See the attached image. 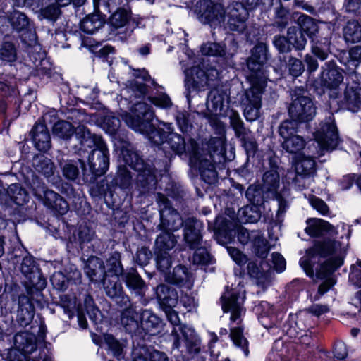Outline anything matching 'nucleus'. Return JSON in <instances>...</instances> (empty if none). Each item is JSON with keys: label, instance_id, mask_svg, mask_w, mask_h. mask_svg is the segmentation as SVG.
Returning <instances> with one entry per match:
<instances>
[{"label": "nucleus", "instance_id": "13d9d810", "mask_svg": "<svg viewBox=\"0 0 361 361\" xmlns=\"http://www.w3.org/2000/svg\"><path fill=\"white\" fill-rule=\"evenodd\" d=\"M243 328L242 326H238L231 328L230 337L233 341V343L241 348L247 355V341L243 335Z\"/></svg>", "mask_w": 361, "mask_h": 361}, {"label": "nucleus", "instance_id": "5fc2aeb1", "mask_svg": "<svg viewBox=\"0 0 361 361\" xmlns=\"http://www.w3.org/2000/svg\"><path fill=\"white\" fill-rule=\"evenodd\" d=\"M252 243L253 250L256 255L261 258L266 257L269 250V247L267 240L260 232H252Z\"/></svg>", "mask_w": 361, "mask_h": 361}, {"label": "nucleus", "instance_id": "39448f33", "mask_svg": "<svg viewBox=\"0 0 361 361\" xmlns=\"http://www.w3.org/2000/svg\"><path fill=\"white\" fill-rule=\"evenodd\" d=\"M348 243L341 241H331L330 240L324 242H317L314 246L307 250L306 255L300 260V264L310 277L314 276L312 259L317 256L325 257L329 255L336 254L337 257L330 258L317 271L316 275L319 279H324L334 272L343 263V257L347 252Z\"/></svg>", "mask_w": 361, "mask_h": 361}, {"label": "nucleus", "instance_id": "473e14b6", "mask_svg": "<svg viewBox=\"0 0 361 361\" xmlns=\"http://www.w3.org/2000/svg\"><path fill=\"white\" fill-rule=\"evenodd\" d=\"M306 223L305 231L311 237H319L324 234L334 236L338 234L337 229L333 225L322 219H308Z\"/></svg>", "mask_w": 361, "mask_h": 361}, {"label": "nucleus", "instance_id": "1a4fd4ad", "mask_svg": "<svg viewBox=\"0 0 361 361\" xmlns=\"http://www.w3.org/2000/svg\"><path fill=\"white\" fill-rule=\"evenodd\" d=\"M343 69L334 60L326 61L321 66L318 77L310 84V91L321 101H328L331 97L330 92L338 90L343 82Z\"/></svg>", "mask_w": 361, "mask_h": 361}, {"label": "nucleus", "instance_id": "4468645a", "mask_svg": "<svg viewBox=\"0 0 361 361\" xmlns=\"http://www.w3.org/2000/svg\"><path fill=\"white\" fill-rule=\"evenodd\" d=\"M299 128V126L293 125L290 122L282 121L278 129L282 149L298 156L304 154L302 150L307 144L304 137L297 134Z\"/></svg>", "mask_w": 361, "mask_h": 361}, {"label": "nucleus", "instance_id": "338daca9", "mask_svg": "<svg viewBox=\"0 0 361 361\" xmlns=\"http://www.w3.org/2000/svg\"><path fill=\"white\" fill-rule=\"evenodd\" d=\"M247 270L250 277L256 279L259 283H264L267 279L269 271H261L254 262L247 263Z\"/></svg>", "mask_w": 361, "mask_h": 361}, {"label": "nucleus", "instance_id": "ea45409f", "mask_svg": "<svg viewBox=\"0 0 361 361\" xmlns=\"http://www.w3.org/2000/svg\"><path fill=\"white\" fill-rule=\"evenodd\" d=\"M121 313V324L129 333L135 332L140 326V314L130 305L125 307Z\"/></svg>", "mask_w": 361, "mask_h": 361}, {"label": "nucleus", "instance_id": "412c9836", "mask_svg": "<svg viewBox=\"0 0 361 361\" xmlns=\"http://www.w3.org/2000/svg\"><path fill=\"white\" fill-rule=\"evenodd\" d=\"M109 13H111L109 18L110 24L115 29L121 28L126 25L135 29L138 27L141 23L140 18L132 17V11L127 0L116 6Z\"/></svg>", "mask_w": 361, "mask_h": 361}, {"label": "nucleus", "instance_id": "603ef678", "mask_svg": "<svg viewBox=\"0 0 361 361\" xmlns=\"http://www.w3.org/2000/svg\"><path fill=\"white\" fill-rule=\"evenodd\" d=\"M263 176L261 180H280V166L278 164L277 158L274 156L269 157L268 166H263Z\"/></svg>", "mask_w": 361, "mask_h": 361}, {"label": "nucleus", "instance_id": "bf43d9fd", "mask_svg": "<svg viewBox=\"0 0 361 361\" xmlns=\"http://www.w3.org/2000/svg\"><path fill=\"white\" fill-rule=\"evenodd\" d=\"M105 341L109 349L112 351L114 356L118 360H122L124 357L123 348H125V344L120 343L110 335L106 336Z\"/></svg>", "mask_w": 361, "mask_h": 361}, {"label": "nucleus", "instance_id": "6e6d98bb", "mask_svg": "<svg viewBox=\"0 0 361 361\" xmlns=\"http://www.w3.org/2000/svg\"><path fill=\"white\" fill-rule=\"evenodd\" d=\"M188 278V269L183 266H177L173 269L172 274L168 273L165 276V279L171 283L181 285L184 283Z\"/></svg>", "mask_w": 361, "mask_h": 361}, {"label": "nucleus", "instance_id": "37998d69", "mask_svg": "<svg viewBox=\"0 0 361 361\" xmlns=\"http://www.w3.org/2000/svg\"><path fill=\"white\" fill-rule=\"evenodd\" d=\"M14 345L16 349L25 353H32L37 348L35 335L27 331L19 332L14 337Z\"/></svg>", "mask_w": 361, "mask_h": 361}, {"label": "nucleus", "instance_id": "a19ab883", "mask_svg": "<svg viewBox=\"0 0 361 361\" xmlns=\"http://www.w3.org/2000/svg\"><path fill=\"white\" fill-rule=\"evenodd\" d=\"M157 299L163 309L168 307H174L178 299L177 292L166 285H159L156 288Z\"/></svg>", "mask_w": 361, "mask_h": 361}, {"label": "nucleus", "instance_id": "393cba45", "mask_svg": "<svg viewBox=\"0 0 361 361\" xmlns=\"http://www.w3.org/2000/svg\"><path fill=\"white\" fill-rule=\"evenodd\" d=\"M81 45L87 48L94 57L97 58L102 62H107L109 66L112 64V60H109V55L116 54V50L114 46L106 44L102 47L101 42H97L90 37H83Z\"/></svg>", "mask_w": 361, "mask_h": 361}, {"label": "nucleus", "instance_id": "7c9ffc66", "mask_svg": "<svg viewBox=\"0 0 361 361\" xmlns=\"http://www.w3.org/2000/svg\"><path fill=\"white\" fill-rule=\"evenodd\" d=\"M172 335L175 338L174 345L176 348H179L180 341H183L190 350H192L193 348L194 351L197 352L199 350V348L197 347L198 340L192 328L186 325L176 326L172 331Z\"/></svg>", "mask_w": 361, "mask_h": 361}, {"label": "nucleus", "instance_id": "8fccbe9b", "mask_svg": "<svg viewBox=\"0 0 361 361\" xmlns=\"http://www.w3.org/2000/svg\"><path fill=\"white\" fill-rule=\"evenodd\" d=\"M226 51V46L223 42H207L203 43L200 47L202 55L207 56L224 57Z\"/></svg>", "mask_w": 361, "mask_h": 361}, {"label": "nucleus", "instance_id": "72a5a7b5", "mask_svg": "<svg viewBox=\"0 0 361 361\" xmlns=\"http://www.w3.org/2000/svg\"><path fill=\"white\" fill-rule=\"evenodd\" d=\"M342 104L350 112L357 113L361 110V87L359 84L346 85Z\"/></svg>", "mask_w": 361, "mask_h": 361}, {"label": "nucleus", "instance_id": "79ce46f5", "mask_svg": "<svg viewBox=\"0 0 361 361\" xmlns=\"http://www.w3.org/2000/svg\"><path fill=\"white\" fill-rule=\"evenodd\" d=\"M17 59V47L9 36L3 38L0 46V60L4 63H12Z\"/></svg>", "mask_w": 361, "mask_h": 361}, {"label": "nucleus", "instance_id": "f704fd0d", "mask_svg": "<svg viewBox=\"0 0 361 361\" xmlns=\"http://www.w3.org/2000/svg\"><path fill=\"white\" fill-rule=\"evenodd\" d=\"M279 62V68L282 75H288L291 77L292 79H295L301 76L305 71L303 61L293 55L284 59V61L281 60Z\"/></svg>", "mask_w": 361, "mask_h": 361}, {"label": "nucleus", "instance_id": "a18cd8bd", "mask_svg": "<svg viewBox=\"0 0 361 361\" xmlns=\"http://www.w3.org/2000/svg\"><path fill=\"white\" fill-rule=\"evenodd\" d=\"M9 196L17 204H23L27 199V192L23 189L20 184L18 183H12L9 185L6 193L0 192V203L6 202L7 200H4V196Z\"/></svg>", "mask_w": 361, "mask_h": 361}, {"label": "nucleus", "instance_id": "c9c22d12", "mask_svg": "<svg viewBox=\"0 0 361 361\" xmlns=\"http://www.w3.org/2000/svg\"><path fill=\"white\" fill-rule=\"evenodd\" d=\"M342 32L343 39L347 44L361 42V18L348 19Z\"/></svg>", "mask_w": 361, "mask_h": 361}, {"label": "nucleus", "instance_id": "f03ea898", "mask_svg": "<svg viewBox=\"0 0 361 361\" xmlns=\"http://www.w3.org/2000/svg\"><path fill=\"white\" fill-rule=\"evenodd\" d=\"M185 153L189 154L190 161L197 168L200 180H219L217 164L230 160L226 156V145L219 137L202 142L201 145L190 137Z\"/></svg>", "mask_w": 361, "mask_h": 361}, {"label": "nucleus", "instance_id": "e2e57ef3", "mask_svg": "<svg viewBox=\"0 0 361 361\" xmlns=\"http://www.w3.org/2000/svg\"><path fill=\"white\" fill-rule=\"evenodd\" d=\"M176 121L179 130L183 133H187L192 128V124L190 120V114L185 111H178L176 115Z\"/></svg>", "mask_w": 361, "mask_h": 361}, {"label": "nucleus", "instance_id": "09e8293b", "mask_svg": "<svg viewBox=\"0 0 361 361\" xmlns=\"http://www.w3.org/2000/svg\"><path fill=\"white\" fill-rule=\"evenodd\" d=\"M124 280L127 287L133 290L137 294H142L146 288L145 281L134 269L125 274Z\"/></svg>", "mask_w": 361, "mask_h": 361}, {"label": "nucleus", "instance_id": "a211bd4d", "mask_svg": "<svg viewBox=\"0 0 361 361\" xmlns=\"http://www.w3.org/2000/svg\"><path fill=\"white\" fill-rule=\"evenodd\" d=\"M209 70L203 69L200 65L192 66L186 73L185 78V97L190 102L192 93L197 94L209 85Z\"/></svg>", "mask_w": 361, "mask_h": 361}, {"label": "nucleus", "instance_id": "9d476101", "mask_svg": "<svg viewBox=\"0 0 361 361\" xmlns=\"http://www.w3.org/2000/svg\"><path fill=\"white\" fill-rule=\"evenodd\" d=\"M52 133L56 136L64 140L71 139L75 135L80 144L81 149L87 150L94 146L98 147H104L105 143L102 136L92 133L89 128L85 125H78L75 127L71 122L65 120H59L52 127Z\"/></svg>", "mask_w": 361, "mask_h": 361}, {"label": "nucleus", "instance_id": "c756f323", "mask_svg": "<svg viewBox=\"0 0 361 361\" xmlns=\"http://www.w3.org/2000/svg\"><path fill=\"white\" fill-rule=\"evenodd\" d=\"M106 22V16L98 9L87 14L80 20L79 30L87 35H93L103 27Z\"/></svg>", "mask_w": 361, "mask_h": 361}, {"label": "nucleus", "instance_id": "58836bf2", "mask_svg": "<svg viewBox=\"0 0 361 361\" xmlns=\"http://www.w3.org/2000/svg\"><path fill=\"white\" fill-rule=\"evenodd\" d=\"M85 272L91 281L98 282L105 279L106 271L102 259L91 257L85 267Z\"/></svg>", "mask_w": 361, "mask_h": 361}, {"label": "nucleus", "instance_id": "423d86ee", "mask_svg": "<svg viewBox=\"0 0 361 361\" xmlns=\"http://www.w3.org/2000/svg\"><path fill=\"white\" fill-rule=\"evenodd\" d=\"M156 116L151 105L137 102L130 112L123 115V120L135 132L146 136L152 145L159 147L163 143V128L154 123Z\"/></svg>", "mask_w": 361, "mask_h": 361}, {"label": "nucleus", "instance_id": "e433bc0d", "mask_svg": "<svg viewBox=\"0 0 361 361\" xmlns=\"http://www.w3.org/2000/svg\"><path fill=\"white\" fill-rule=\"evenodd\" d=\"M132 361H169V358L163 352L146 346H139L133 350Z\"/></svg>", "mask_w": 361, "mask_h": 361}, {"label": "nucleus", "instance_id": "3c124183", "mask_svg": "<svg viewBox=\"0 0 361 361\" xmlns=\"http://www.w3.org/2000/svg\"><path fill=\"white\" fill-rule=\"evenodd\" d=\"M121 121L113 112H110L101 118V126L105 132L111 135L117 134Z\"/></svg>", "mask_w": 361, "mask_h": 361}, {"label": "nucleus", "instance_id": "f8f14e48", "mask_svg": "<svg viewBox=\"0 0 361 361\" xmlns=\"http://www.w3.org/2000/svg\"><path fill=\"white\" fill-rule=\"evenodd\" d=\"M193 11L202 25L216 28L225 23L226 7L220 0H198Z\"/></svg>", "mask_w": 361, "mask_h": 361}, {"label": "nucleus", "instance_id": "052dcab7", "mask_svg": "<svg viewBox=\"0 0 361 361\" xmlns=\"http://www.w3.org/2000/svg\"><path fill=\"white\" fill-rule=\"evenodd\" d=\"M241 145L245 151L247 159L254 157L258 150V144L255 139L247 135H243L240 139Z\"/></svg>", "mask_w": 361, "mask_h": 361}, {"label": "nucleus", "instance_id": "de8ad7c7", "mask_svg": "<svg viewBox=\"0 0 361 361\" xmlns=\"http://www.w3.org/2000/svg\"><path fill=\"white\" fill-rule=\"evenodd\" d=\"M176 243L177 239L173 233L169 231H164L156 239V252H168L174 247Z\"/></svg>", "mask_w": 361, "mask_h": 361}, {"label": "nucleus", "instance_id": "f3484780", "mask_svg": "<svg viewBox=\"0 0 361 361\" xmlns=\"http://www.w3.org/2000/svg\"><path fill=\"white\" fill-rule=\"evenodd\" d=\"M246 197L254 204H260L265 199L275 197L278 201L279 213L284 212L287 207L286 200L271 188V182H255L247 188Z\"/></svg>", "mask_w": 361, "mask_h": 361}, {"label": "nucleus", "instance_id": "c85d7f7f", "mask_svg": "<svg viewBox=\"0 0 361 361\" xmlns=\"http://www.w3.org/2000/svg\"><path fill=\"white\" fill-rule=\"evenodd\" d=\"M163 128V143L169 145L171 150L178 155H182L186 152V142L185 137L173 131L172 123L160 122Z\"/></svg>", "mask_w": 361, "mask_h": 361}, {"label": "nucleus", "instance_id": "ddd939ff", "mask_svg": "<svg viewBox=\"0 0 361 361\" xmlns=\"http://www.w3.org/2000/svg\"><path fill=\"white\" fill-rule=\"evenodd\" d=\"M32 166L35 171L29 166L21 167L20 174L23 180H42L39 176L47 180H63L55 164L44 154L33 157Z\"/></svg>", "mask_w": 361, "mask_h": 361}, {"label": "nucleus", "instance_id": "0eeeda50", "mask_svg": "<svg viewBox=\"0 0 361 361\" xmlns=\"http://www.w3.org/2000/svg\"><path fill=\"white\" fill-rule=\"evenodd\" d=\"M114 151L118 154L119 159L137 173L135 180H159L158 178L161 176L154 162L145 159L142 152L129 141L119 140L114 144Z\"/></svg>", "mask_w": 361, "mask_h": 361}, {"label": "nucleus", "instance_id": "4d7b16f0", "mask_svg": "<svg viewBox=\"0 0 361 361\" xmlns=\"http://www.w3.org/2000/svg\"><path fill=\"white\" fill-rule=\"evenodd\" d=\"M159 323L158 317L150 310H144L140 313V325L146 331H149L151 329L155 327Z\"/></svg>", "mask_w": 361, "mask_h": 361}, {"label": "nucleus", "instance_id": "a878e982", "mask_svg": "<svg viewBox=\"0 0 361 361\" xmlns=\"http://www.w3.org/2000/svg\"><path fill=\"white\" fill-rule=\"evenodd\" d=\"M202 228V224L195 218L190 217L185 220L183 239L190 249L194 250L201 245Z\"/></svg>", "mask_w": 361, "mask_h": 361}, {"label": "nucleus", "instance_id": "4c0bfd02", "mask_svg": "<svg viewBox=\"0 0 361 361\" xmlns=\"http://www.w3.org/2000/svg\"><path fill=\"white\" fill-rule=\"evenodd\" d=\"M295 171L296 175L302 178L313 176L317 171L316 161L312 157H306L304 154H300V156L296 157Z\"/></svg>", "mask_w": 361, "mask_h": 361}, {"label": "nucleus", "instance_id": "dca6fc26", "mask_svg": "<svg viewBox=\"0 0 361 361\" xmlns=\"http://www.w3.org/2000/svg\"><path fill=\"white\" fill-rule=\"evenodd\" d=\"M224 27L231 32L243 34L246 30L250 13L238 1H233L226 7Z\"/></svg>", "mask_w": 361, "mask_h": 361}, {"label": "nucleus", "instance_id": "cd10ccee", "mask_svg": "<svg viewBox=\"0 0 361 361\" xmlns=\"http://www.w3.org/2000/svg\"><path fill=\"white\" fill-rule=\"evenodd\" d=\"M103 287L107 296L114 300L121 307L130 305V299L126 295L118 276H111L103 280Z\"/></svg>", "mask_w": 361, "mask_h": 361}, {"label": "nucleus", "instance_id": "680f3d73", "mask_svg": "<svg viewBox=\"0 0 361 361\" xmlns=\"http://www.w3.org/2000/svg\"><path fill=\"white\" fill-rule=\"evenodd\" d=\"M13 8H26L37 13L44 0H11Z\"/></svg>", "mask_w": 361, "mask_h": 361}, {"label": "nucleus", "instance_id": "2f4dec72", "mask_svg": "<svg viewBox=\"0 0 361 361\" xmlns=\"http://www.w3.org/2000/svg\"><path fill=\"white\" fill-rule=\"evenodd\" d=\"M299 11H290L288 8L284 7L282 4L274 8V15L271 25L279 32H283L285 29L289 27V25H294L296 18L295 13Z\"/></svg>", "mask_w": 361, "mask_h": 361}, {"label": "nucleus", "instance_id": "49530a36", "mask_svg": "<svg viewBox=\"0 0 361 361\" xmlns=\"http://www.w3.org/2000/svg\"><path fill=\"white\" fill-rule=\"evenodd\" d=\"M20 301V307L18 310L17 321L22 326H27L30 324L34 317V307L32 303L27 298Z\"/></svg>", "mask_w": 361, "mask_h": 361}, {"label": "nucleus", "instance_id": "b1692460", "mask_svg": "<svg viewBox=\"0 0 361 361\" xmlns=\"http://www.w3.org/2000/svg\"><path fill=\"white\" fill-rule=\"evenodd\" d=\"M34 147L39 152H47L51 146L49 130L44 122H36L27 133Z\"/></svg>", "mask_w": 361, "mask_h": 361}, {"label": "nucleus", "instance_id": "774afa93", "mask_svg": "<svg viewBox=\"0 0 361 361\" xmlns=\"http://www.w3.org/2000/svg\"><path fill=\"white\" fill-rule=\"evenodd\" d=\"M157 252V267L161 271L168 274V270L171 266V258L168 252Z\"/></svg>", "mask_w": 361, "mask_h": 361}, {"label": "nucleus", "instance_id": "0e129e2a", "mask_svg": "<svg viewBox=\"0 0 361 361\" xmlns=\"http://www.w3.org/2000/svg\"><path fill=\"white\" fill-rule=\"evenodd\" d=\"M147 99L151 104L161 109H169L173 105L170 97L166 93H161L157 96H147Z\"/></svg>", "mask_w": 361, "mask_h": 361}, {"label": "nucleus", "instance_id": "9b49d317", "mask_svg": "<svg viewBox=\"0 0 361 361\" xmlns=\"http://www.w3.org/2000/svg\"><path fill=\"white\" fill-rule=\"evenodd\" d=\"M4 19L10 26L11 32L18 34L25 47H33L37 44L35 23L25 13L13 9L8 12Z\"/></svg>", "mask_w": 361, "mask_h": 361}, {"label": "nucleus", "instance_id": "20e7f679", "mask_svg": "<svg viewBox=\"0 0 361 361\" xmlns=\"http://www.w3.org/2000/svg\"><path fill=\"white\" fill-rule=\"evenodd\" d=\"M295 24L289 27L304 49L310 40L312 54L321 61L326 60L331 53L332 32L330 28L321 27L320 20L302 12L295 13Z\"/></svg>", "mask_w": 361, "mask_h": 361}, {"label": "nucleus", "instance_id": "6e6552de", "mask_svg": "<svg viewBox=\"0 0 361 361\" xmlns=\"http://www.w3.org/2000/svg\"><path fill=\"white\" fill-rule=\"evenodd\" d=\"M310 89L302 87H296L292 94L291 102L288 107L289 119L283 121L290 122L293 125L299 126L308 123L316 116L317 107L314 97L310 93Z\"/></svg>", "mask_w": 361, "mask_h": 361}, {"label": "nucleus", "instance_id": "7ed1b4c3", "mask_svg": "<svg viewBox=\"0 0 361 361\" xmlns=\"http://www.w3.org/2000/svg\"><path fill=\"white\" fill-rule=\"evenodd\" d=\"M80 155L82 152L87 153V168L85 161L82 159H68L60 161L59 165L62 176L66 180H76L81 173L82 180H98L104 176L109 166V152L106 143L104 147L94 146L87 150L79 148Z\"/></svg>", "mask_w": 361, "mask_h": 361}, {"label": "nucleus", "instance_id": "aec40b11", "mask_svg": "<svg viewBox=\"0 0 361 361\" xmlns=\"http://www.w3.org/2000/svg\"><path fill=\"white\" fill-rule=\"evenodd\" d=\"M314 140L323 147L334 150L338 146L341 139L334 120L322 123L314 133Z\"/></svg>", "mask_w": 361, "mask_h": 361}, {"label": "nucleus", "instance_id": "2eb2a0df", "mask_svg": "<svg viewBox=\"0 0 361 361\" xmlns=\"http://www.w3.org/2000/svg\"><path fill=\"white\" fill-rule=\"evenodd\" d=\"M272 44L276 51L279 61L281 60L284 61V59L292 56L293 51L301 57V51L305 49L290 27H288L286 35L281 33L275 35L272 39Z\"/></svg>", "mask_w": 361, "mask_h": 361}, {"label": "nucleus", "instance_id": "69168bd1", "mask_svg": "<svg viewBox=\"0 0 361 361\" xmlns=\"http://www.w3.org/2000/svg\"><path fill=\"white\" fill-rule=\"evenodd\" d=\"M107 271L112 273L114 276H118L123 273V267L118 253L112 255L106 261Z\"/></svg>", "mask_w": 361, "mask_h": 361}, {"label": "nucleus", "instance_id": "5701e85b", "mask_svg": "<svg viewBox=\"0 0 361 361\" xmlns=\"http://www.w3.org/2000/svg\"><path fill=\"white\" fill-rule=\"evenodd\" d=\"M225 96L217 90H210L207 97V108L201 112L211 126H216L220 123L217 112L221 114L224 109Z\"/></svg>", "mask_w": 361, "mask_h": 361}, {"label": "nucleus", "instance_id": "c03bdc74", "mask_svg": "<svg viewBox=\"0 0 361 361\" xmlns=\"http://www.w3.org/2000/svg\"><path fill=\"white\" fill-rule=\"evenodd\" d=\"M63 7L57 3L54 2L49 3L45 6H41L40 10L38 11L39 19L45 20L48 23L54 24L61 16L63 12L61 8Z\"/></svg>", "mask_w": 361, "mask_h": 361}, {"label": "nucleus", "instance_id": "f257e3e1", "mask_svg": "<svg viewBox=\"0 0 361 361\" xmlns=\"http://www.w3.org/2000/svg\"><path fill=\"white\" fill-rule=\"evenodd\" d=\"M269 47L264 42H258L250 50V56L246 60L250 71L247 80L250 85L240 97V106L247 121L252 122L260 117L262 95L267 86L266 64L269 60Z\"/></svg>", "mask_w": 361, "mask_h": 361}, {"label": "nucleus", "instance_id": "4be33fe9", "mask_svg": "<svg viewBox=\"0 0 361 361\" xmlns=\"http://www.w3.org/2000/svg\"><path fill=\"white\" fill-rule=\"evenodd\" d=\"M38 185L33 189L35 196L43 200L44 204L61 215L65 214L69 209L67 202L59 194L51 190H45L41 182H34Z\"/></svg>", "mask_w": 361, "mask_h": 361}, {"label": "nucleus", "instance_id": "864d4df0", "mask_svg": "<svg viewBox=\"0 0 361 361\" xmlns=\"http://www.w3.org/2000/svg\"><path fill=\"white\" fill-rule=\"evenodd\" d=\"M341 11L348 19L361 18V0H343Z\"/></svg>", "mask_w": 361, "mask_h": 361}, {"label": "nucleus", "instance_id": "bb28decb", "mask_svg": "<svg viewBox=\"0 0 361 361\" xmlns=\"http://www.w3.org/2000/svg\"><path fill=\"white\" fill-rule=\"evenodd\" d=\"M222 309L224 312L231 314L230 321L239 324L242 321V316L245 312L243 307L245 296L240 297L236 294H231L229 296L223 295Z\"/></svg>", "mask_w": 361, "mask_h": 361}, {"label": "nucleus", "instance_id": "6ab92c4d", "mask_svg": "<svg viewBox=\"0 0 361 361\" xmlns=\"http://www.w3.org/2000/svg\"><path fill=\"white\" fill-rule=\"evenodd\" d=\"M157 200L159 207L161 228L175 231L184 226L185 221H183L180 214L171 207L167 197L159 193Z\"/></svg>", "mask_w": 361, "mask_h": 361}]
</instances>
